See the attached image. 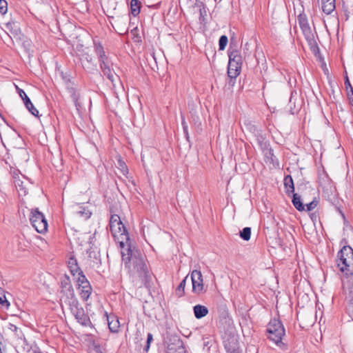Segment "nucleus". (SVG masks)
Masks as SVG:
<instances>
[{"label":"nucleus","instance_id":"72a5a7b5","mask_svg":"<svg viewBox=\"0 0 353 353\" xmlns=\"http://www.w3.org/2000/svg\"><path fill=\"white\" fill-rule=\"evenodd\" d=\"M191 114V123L194 125L198 132L201 131V121L200 117L195 112H190Z\"/></svg>","mask_w":353,"mask_h":353},{"label":"nucleus","instance_id":"cd10ccee","mask_svg":"<svg viewBox=\"0 0 353 353\" xmlns=\"http://www.w3.org/2000/svg\"><path fill=\"white\" fill-rule=\"evenodd\" d=\"M68 267L73 276H76V274L81 271V269L78 265L77 260L74 256L70 257L68 262Z\"/></svg>","mask_w":353,"mask_h":353},{"label":"nucleus","instance_id":"680f3d73","mask_svg":"<svg viewBox=\"0 0 353 353\" xmlns=\"http://www.w3.org/2000/svg\"><path fill=\"white\" fill-rule=\"evenodd\" d=\"M141 334H139V332H137V336H136V339H139V336H140Z\"/></svg>","mask_w":353,"mask_h":353},{"label":"nucleus","instance_id":"393cba45","mask_svg":"<svg viewBox=\"0 0 353 353\" xmlns=\"http://www.w3.org/2000/svg\"><path fill=\"white\" fill-rule=\"evenodd\" d=\"M16 189L19 197H23L28 195V188L23 184V181L20 179L14 181Z\"/></svg>","mask_w":353,"mask_h":353},{"label":"nucleus","instance_id":"58836bf2","mask_svg":"<svg viewBox=\"0 0 353 353\" xmlns=\"http://www.w3.org/2000/svg\"><path fill=\"white\" fill-rule=\"evenodd\" d=\"M117 168L123 175H126L128 173V169L125 163L121 159L117 161Z\"/></svg>","mask_w":353,"mask_h":353},{"label":"nucleus","instance_id":"412c9836","mask_svg":"<svg viewBox=\"0 0 353 353\" xmlns=\"http://www.w3.org/2000/svg\"><path fill=\"white\" fill-rule=\"evenodd\" d=\"M166 353H187L183 343L181 340L178 339L176 343H170L168 345Z\"/></svg>","mask_w":353,"mask_h":353},{"label":"nucleus","instance_id":"09e8293b","mask_svg":"<svg viewBox=\"0 0 353 353\" xmlns=\"http://www.w3.org/2000/svg\"><path fill=\"white\" fill-rule=\"evenodd\" d=\"M0 305L2 307H5L6 309H8L9 306L10 305V302L6 299L4 293L3 295H0Z\"/></svg>","mask_w":353,"mask_h":353},{"label":"nucleus","instance_id":"e2e57ef3","mask_svg":"<svg viewBox=\"0 0 353 353\" xmlns=\"http://www.w3.org/2000/svg\"><path fill=\"white\" fill-rule=\"evenodd\" d=\"M104 197H105V199H107V198H108V199H110V196H109V197H108V196L107 194H105V195H104Z\"/></svg>","mask_w":353,"mask_h":353},{"label":"nucleus","instance_id":"13d9d810","mask_svg":"<svg viewBox=\"0 0 353 353\" xmlns=\"http://www.w3.org/2000/svg\"><path fill=\"white\" fill-rule=\"evenodd\" d=\"M10 326H11L10 329H11L12 330H13V331H16V330H17V326H15V325H12V324H10Z\"/></svg>","mask_w":353,"mask_h":353},{"label":"nucleus","instance_id":"473e14b6","mask_svg":"<svg viewBox=\"0 0 353 353\" xmlns=\"http://www.w3.org/2000/svg\"><path fill=\"white\" fill-rule=\"evenodd\" d=\"M141 3L139 0H131L130 1V13L137 17L141 10Z\"/></svg>","mask_w":353,"mask_h":353},{"label":"nucleus","instance_id":"aec40b11","mask_svg":"<svg viewBox=\"0 0 353 353\" xmlns=\"http://www.w3.org/2000/svg\"><path fill=\"white\" fill-rule=\"evenodd\" d=\"M166 353H187L183 343L181 340L178 339L176 343H170L168 345Z\"/></svg>","mask_w":353,"mask_h":353},{"label":"nucleus","instance_id":"ddd939ff","mask_svg":"<svg viewBox=\"0 0 353 353\" xmlns=\"http://www.w3.org/2000/svg\"><path fill=\"white\" fill-rule=\"evenodd\" d=\"M191 281L192 283V292L200 295L205 292L206 290L204 289L203 276L199 270H193L191 273Z\"/></svg>","mask_w":353,"mask_h":353},{"label":"nucleus","instance_id":"b1692460","mask_svg":"<svg viewBox=\"0 0 353 353\" xmlns=\"http://www.w3.org/2000/svg\"><path fill=\"white\" fill-rule=\"evenodd\" d=\"M6 28L11 34V35L9 34L10 39H12V35L14 37H17L19 36L20 33V28L19 27L17 22L9 21L6 23Z\"/></svg>","mask_w":353,"mask_h":353},{"label":"nucleus","instance_id":"f03ea898","mask_svg":"<svg viewBox=\"0 0 353 353\" xmlns=\"http://www.w3.org/2000/svg\"><path fill=\"white\" fill-rule=\"evenodd\" d=\"M219 328L222 334L223 343L227 353H241L239 336L232 324V319L223 318L220 320Z\"/></svg>","mask_w":353,"mask_h":353},{"label":"nucleus","instance_id":"a19ab883","mask_svg":"<svg viewBox=\"0 0 353 353\" xmlns=\"http://www.w3.org/2000/svg\"><path fill=\"white\" fill-rule=\"evenodd\" d=\"M228 41V39L227 36L222 35L220 37L219 40V50H223L225 48Z\"/></svg>","mask_w":353,"mask_h":353},{"label":"nucleus","instance_id":"423d86ee","mask_svg":"<svg viewBox=\"0 0 353 353\" xmlns=\"http://www.w3.org/2000/svg\"><path fill=\"white\" fill-rule=\"evenodd\" d=\"M110 230L114 237H121L122 241H120L121 248H124L123 240L127 241L130 240L128 232L124 224L121 220L119 214H113L111 215L109 223Z\"/></svg>","mask_w":353,"mask_h":353},{"label":"nucleus","instance_id":"69168bd1","mask_svg":"<svg viewBox=\"0 0 353 353\" xmlns=\"http://www.w3.org/2000/svg\"><path fill=\"white\" fill-rule=\"evenodd\" d=\"M90 257H92V252L90 253Z\"/></svg>","mask_w":353,"mask_h":353},{"label":"nucleus","instance_id":"5fc2aeb1","mask_svg":"<svg viewBox=\"0 0 353 353\" xmlns=\"http://www.w3.org/2000/svg\"><path fill=\"white\" fill-rule=\"evenodd\" d=\"M77 285L78 288L91 286L90 282L88 281V280L84 281V282H82V283H79V284H78Z\"/></svg>","mask_w":353,"mask_h":353},{"label":"nucleus","instance_id":"49530a36","mask_svg":"<svg viewBox=\"0 0 353 353\" xmlns=\"http://www.w3.org/2000/svg\"><path fill=\"white\" fill-rule=\"evenodd\" d=\"M181 125H182V127H183V132H184L185 137L186 139L188 141H189L190 136H189V133H188V124H187V123L185 121V117H183V116L181 117Z\"/></svg>","mask_w":353,"mask_h":353},{"label":"nucleus","instance_id":"6e6552de","mask_svg":"<svg viewBox=\"0 0 353 353\" xmlns=\"http://www.w3.org/2000/svg\"><path fill=\"white\" fill-rule=\"evenodd\" d=\"M30 221L35 230L41 234L48 230V222L43 214L38 208H32L30 214Z\"/></svg>","mask_w":353,"mask_h":353},{"label":"nucleus","instance_id":"9b49d317","mask_svg":"<svg viewBox=\"0 0 353 353\" xmlns=\"http://www.w3.org/2000/svg\"><path fill=\"white\" fill-rule=\"evenodd\" d=\"M61 293L62 299H65V302L68 304L70 301L77 299L75 297L74 290L71 283L70 278L67 274H64L60 280Z\"/></svg>","mask_w":353,"mask_h":353},{"label":"nucleus","instance_id":"bb28decb","mask_svg":"<svg viewBox=\"0 0 353 353\" xmlns=\"http://www.w3.org/2000/svg\"><path fill=\"white\" fill-rule=\"evenodd\" d=\"M193 312L196 319H200L205 316L209 311L207 307L198 304L193 307Z\"/></svg>","mask_w":353,"mask_h":353},{"label":"nucleus","instance_id":"2f4dec72","mask_svg":"<svg viewBox=\"0 0 353 353\" xmlns=\"http://www.w3.org/2000/svg\"><path fill=\"white\" fill-rule=\"evenodd\" d=\"M254 136L255 137L261 150L270 146V143L266 141L265 137L260 132V131H256V133Z\"/></svg>","mask_w":353,"mask_h":353},{"label":"nucleus","instance_id":"9d476101","mask_svg":"<svg viewBox=\"0 0 353 353\" xmlns=\"http://www.w3.org/2000/svg\"><path fill=\"white\" fill-rule=\"evenodd\" d=\"M68 305L71 312L79 323L84 326L91 324L90 317L85 313L83 308L79 307V303L77 299L70 301Z\"/></svg>","mask_w":353,"mask_h":353},{"label":"nucleus","instance_id":"dca6fc26","mask_svg":"<svg viewBox=\"0 0 353 353\" xmlns=\"http://www.w3.org/2000/svg\"><path fill=\"white\" fill-rule=\"evenodd\" d=\"M80 61L84 70L91 72L96 69V64L93 61L92 57L88 53H83L81 55Z\"/></svg>","mask_w":353,"mask_h":353},{"label":"nucleus","instance_id":"a878e982","mask_svg":"<svg viewBox=\"0 0 353 353\" xmlns=\"http://www.w3.org/2000/svg\"><path fill=\"white\" fill-rule=\"evenodd\" d=\"M241 67L234 65L232 66L230 65V63L228 62V76L230 79V83L232 82V84L234 83V81H232L233 79H235L240 74L241 72Z\"/></svg>","mask_w":353,"mask_h":353},{"label":"nucleus","instance_id":"7ed1b4c3","mask_svg":"<svg viewBox=\"0 0 353 353\" xmlns=\"http://www.w3.org/2000/svg\"><path fill=\"white\" fill-rule=\"evenodd\" d=\"M336 265L340 272L345 276L353 274V249L344 245L337 254Z\"/></svg>","mask_w":353,"mask_h":353},{"label":"nucleus","instance_id":"c85d7f7f","mask_svg":"<svg viewBox=\"0 0 353 353\" xmlns=\"http://www.w3.org/2000/svg\"><path fill=\"white\" fill-rule=\"evenodd\" d=\"M345 87L347 90V96L350 105H353V88L350 83V79L347 74L346 71L345 72Z\"/></svg>","mask_w":353,"mask_h":353},{"label":"nucleus","instance_id":"4d7b16f0","mask_svg":"<svg viewBox=\"0 0 353 353\" xmlns=\"http://www.w3.org/2000/svg\"><path fill=\"white\" fill-rule=\"evenodd\" d=\"M12 174L14 180L20 179L18 174V170H14Z\"/></svg>","mask_w":353,"mask_h":353},{"label":"nucleus","instance_id":"f704fd0d","mask_svg":"<svg viewBox=\"0 0 353 353\" xmlns=\"http://www.w3.org/2000/svg\"><path fill=\"white\" fill-rule=\"evenodd\" d=\"M79 290V295L81 296V298L86 301H88V299H89L91 293H92V287L91 286H88V287H83V288H78Z\"/></svg>","mask_w":353,"mask_h":353},{"label":"nucleus","instance_id":"052dcab7","mask_svg":"<svg viewBox=\"0 0 353 353\" xmlns=\"http://www.w3.org/2000/svg\"><path fill=\"white\" fill-rule=\"evenodd\" d=\"M3 293H5L3 289L0 287V295H3Z\"/></svg>","mask_w":353,"mask_h":353},{"label":"nucleus","instance_id":"2eb2a0df","mask_svg":"<svg viewBox=\"0 0 353 353\" xmlns=\"http://www.w3.org/2000/svg\"><path fill=\"white\" fill-rule=\"evenodd\" d=\"M17 90L18 94H19L20 97L23 101L26 108L29 110V112L32 115H34L35 117H38L39 111L34 108V106L32 103L30 98L27 96L26 92L22 89L19 88L17 86Z\"/></svg>","mask_w":353,"mask_h":353},{"label":"nucleus","instance_id":"338daca9","mask_svg":"<svg viewBox=\"0 0 353 353\" xmlns=\"http://www.w3.org/2000/svg\"><path fill=\"white\" fill-rule=\"evenodd\" d=\"M0 353H3V352H2V350H0Z\"/></svg>","mask_w":353,"mask_h":353},{"label":"nucleus","instance_id":"a18cd8bd","mask_svg":"<svg viewBox=\"0 0 353 353\" xmlns=\"http://www.w3.org/2000/svg\"><path fill=\"white\" fill-rule=\"evenodd\" d=\"M74 277L76 280L77 285H78L82 282H84V281L88 280L82 270L79 272V273H77L76 274V276H74Z\"/></svg>","mask_w":353,"mask_h":353},{"label":"nucleus","instance_id":"8fccbe9b","mask_svg":"<svg viewBox=\"0 0 353 353\" xmlns=\"http://www.w3.org/2000/svg\"><path fill=\"white\" fill-rule=\"evenodd\" d=\"M152 340H153L152 334L151 333H148L147 335L146 344L143 349L145 352H147L149 350L150 346V343L152 341Z\"/></svg>","mask_w":353,"mask_h":353},{"label":"nucleus","instance_id":"4be33fe9","mask_svg":"<svg viewBox=\"0 0 353 353\" xmlns=\"http://www.w3.org/2000/svg\"><path fill=\"white\" fill-rule=\"evenodd\" d=\"M284 187L285 190V192L288 196H291L293 195L295 191V186L294 184L293 179L290 175H287L285 176L284 180Z\"/></svg>","mask_w":353,"mask_h":353},{"label":"nucleus","instance_id":"e433bc0d","mask_svg":"<svg viewBox=\"0 0 353 353\" xmlns=\"http://www.w3.org/2000/svg\"><path fill=\"white\" fill-rule=\"evenodd\" d=\"M121 208L120 202L119 201L114 200V202H112L109 207V211L111 215L113 214H118V213L121 210Z\"/></svg>","mask_w":353,"mask_h":353},{"label":"nucleus","instance_id":"c756f323","mask_svg":"<svg viewBox=\"0 0 353 353\" xmlns=\"http://www.w3.org/2000/svg\"><path fill=\"white\" fill-rule=\"evenodd\" d=\"M335 9V0H322V10L326 14H331Z\"/></svg>","mask_w":353,"mask_h":353},{"label":"nucleus","instance_id":"603ef678","mask_svg":"<svg viewBox=\"0 0 353 353\" xmlns=\"http://www.w3.org/2000/svg\"><path fill=\"white\" fill-rule=\"evenodd\" d=\"M139 31L137 27L134 28L132 30H131V34L134 35L133 39L136 42H139L141 41V37L139 36L137 32Z\"/></svg>","mask_w":353,"mask_h":353},{"label":"nucleus","instance_id":"4468645a","mask_svg":"<svg viewBox=\"0 0 353 353\" xmlns=\"http://www.w3.org/2000/svg\"><path fill=\"white\" fill-rule=\"evenodd\" d=\"M322 191V196L324 199H329L334 192L335 188L332 182L326 177L320 181L319 192Z\"/></svg>","mask_w":353,"mask_h":353},{"label":"nucleus","instance_id":"1a4fd4ad","mask_svg":"<svg viewBox=\"0 0 353 353\" xmlns=\"http://www.w3.org/2000/svg\"><path fill=\"white\" fill-rule=\"evenodd\" d=\"M315 192V189L312 188L309 182L299 181L296 183V189L292 195V199H303V197L310 196H313L312 199H316Z\"/></svg>","mask_w":353,"mask_h":353},{"label":"nucleus","instance_id":"3c124183","mask_svg":"<svg viewBox=\"0 0 353 353\" xmlns=\"http://www.w3.org/2000/svg\"><path fill=\"white\" fill-rule=\"evenodd\" d=\"M292 100H293V92H292L291 97L290 98V105H292ZM290 112L292 114H294L295 113H296L298 112V108H296V105H295L294 102V108H292V105H290Z\"/></svg>","mask_w":353,"mask_h":353},{"label":"nucleus","instance_id":"39448f33","mask_svg":"<svg viewBox=\"0 0 353 353\" xmlns=\"http://www.w3.org/2000/svg\"><path fill=\"white\" fill-rule=\"evenodd\" d=\"M94 51L98 57L100 68L103 74L113 83L119 77L110 69L111 63L100 43L94 42Z\"/></svg>","mask_w":353,"mask_h":353},{"label":"nucleus","instance_id":"f257e3e1","mask_svg":"<svg viewBox=\"0 0 353 353\" xmlns=\"http://www.w3.org/2000/svg\"><path fill=\"white\" fill-rule=\"evenodd\" d=\"M122 261L132 276L137 275L148 286L151 280L150 272L146 264V256L139 250L129 247L126 252H121Z\"/></svg>","mask_w":353,"mask_h":353},{"label":"nucleus","instance_id":"37998d69","mask_svg":"<svg viewBox=\"0 0 353 353\" xmlns=\"http://www.w3.org/2000/svg\"><path fill=\"white\" fill-rule=\"evenodd\" d=\"M292 202L294 208L299 212L305 210V204L302 202V200H292Z\"/></svg>","mask_w":353,"mask_h":353},{"label":"nucleus","instance_id":"864d4df0","mask_svg":"<svg viewBox=\"0 0 353 353\" xmlns=\"http://www.w3.org/2000/svg\"><path fill=\"white\" fill-rule=\"evenodd\" d=\"M246 126L248 129L250 130L254 134V135L256 133V131H259L254 125H252L250 123L246 124Z\"/></svg>","mask_w":353,"mask_h":353},{"label":"nucleus","instance_id":"f3484780","mask_svg":"<svg viewBox=\"0 0 353 353\" xmlns=\"http://www.w3.org/2000/svg\"><path fill=\"white\" fill-rule=\"evenodd\" d=\"M262 152L263 153L264 161L266 164L272 165L273 168H275L276 165H279L278 159L274 154L273 150L270 146L267 147L263 150Z\"/></svg>","mask_w":353,"mask_h":353},{"label":"nucleus","instance_id":"6e6d98bb","mask_svg":"<svg viewBox=\"0 0 353 353\" xmlns=\"http://www.w3.org/2000/svg\"><path fill=\"white\" fill-rule=\"evenodd\" d=\"M310 216L311 219H312L314 222H315V221L317 220V219H318V216H318V214H316V212H312V213H310Z\"/></svg>","mask_w":353,"mask_h":353},{"label":"nucleus","instance_id":"c03bdc74","mask_svg":"<svg viewBox=\"0 0 353 353\" xmlns=\"http://www.w3.org/2000/svg\"><path fill=\"white\" fill-rule=\"evenodd\" d=\"M269 203V200H259L258 203L256 204L257 207L264 212H268V208L267 207V203Z\"/></svg>","mask_w":353,"mask_h":353},{"label":"nucleus","instance_id":"79ce46f5","mask_svg":"<svg viewBox=\"0 0 353 353\" xmlns=\"http://www.w3.org/2000/svg\"><path fill=\"white\" fill-rule=\"evenodd\" d=\"M197 6L199 7V13H200L199 19L201 21H203L205 19V17L207 14L205 6L202 2L197 3Z\"/></svg>","mask_w":353,"mask_h":353},{"label":"nucleus","instance_id":"20e7f679","mask_svg":"<svg viewBox=\"0 0 353 353\" xmlns=\"http://www.w3.org/2000/svg\"><path fill=\"white\" fill-rule=\"evenodd\" d=\"M268 338L283 350L287 349V345L282 340L285 335V330L282 322L278 319L270 320L267 326Z\"/></svg>","mask_w":353,"mask_h":353},{"label":"nucleus","instance_id":"7c9ffc66","mask_svg":"<svg viewBox=\"0 0 353 353\" xmlns=\"http://www.w3.org/2000/svg\"><path fill=\"white\" fill-rule=\"evenodd\" d=\"M105 315L107 316V321L110 330L112 332H117L119 327V320L115 316L110 317L107 315V314H105Z\"/></svg>","mask_w":353,"mask_h":353},{"label":"nucleus","instance_id":"f8f14e48","mask_svg":"<svg viewBox=\"0 0 353 353\" xmlns=\"http://www.w3.org/2000/svg\"><path fill=\"white\" fill-rule=\"evenodd\" d=\"M92 204L90 202V201H88L81 203H75L72 206V210L73 213L79 215L85 219H88L90 218L92 214Z\"/></svg>","mask_w":353,"mask_h":353},{"label":"nucleus","instance_id":"de8ad7c7","mask_svg":"<svg viewBox=\"0 0 353 353\" xmlns=\"http://www.w3.org/2000/svg\"><path fill=\"white\" fill-rule=\"evenodd\" d=\"M8 11V3L6 0H0V14H5Z\"/></svg>","mask_w":353,"mask_h":353},{"label":"nucleus","instance_id":"6ab92c4d","mask_svg":"<svg viewBox=\"0 0 353 353\" xmlns=\"http://www.w3.org/2000/svg\"><path fill=\"white\" fill-rule=\"evenodd\" d=\"M229 63L230 65L242 66L243 59L241 53L237 50H228Z\"/></svg>","mask_w":353,"mask_h":353},{"label":"nucleus","instance_id":"bf43d9fd","mask_svg":"<svg viewBox=\"0 0 353 353\" xmlns=\"http://www.w3.org/2000/svg\"><path fill=\"white\" fill-rule=\"evenodd\" d=\"M337 210L339 212V213L341 214L343 218L345 219V214H343V212L339 208H337Z\"/></svg>","mask_w":353,"mask_h":353},{"label":"nucleus","instance_id":"4c0bfd02","mask_svg":"<svg viewBox=\"0 0 353 353\" xmlns=\"http://www.w3.org/2000/svg\"><path fill=\"white\" fill-rule=\"evenodd\" d=\"M239 234L241 239L245 241H248L250 240L251 236V228L249 227H245L239 232Z\"/></svg>","mask_w":353,"mask_h":353},{"label":"nucleus","instance_id":"ea45409f","mask_svg":"<svg viewBox=\"0 0 353 353\" xmlns=\"http://www.w3.org/2000/svg\"><path fill=\"white\" fill-rule=\"evenodd\" d=\"M319 200H312L310 203L305 204V210L306 212H311L314 210L319 205Z\"/></svg>","mask_w":353,"mask_h":353},{"label":"nucleus","instance_id":"a211bd4d","mask_svg":"<svg viewBox=\"0 0 353 353\" xmlns=\"http://www.w3.org/2000/svg\"><path fill=\"white\" fill-rule=\"evenodd\" d=\"M130 20V17H119L115 20L116 25V31L119 34H124L128 32V28L127 27V23Z\"/></svg>","mask_w":353,"mask_h":353},{"label":"nucleus","instance_id":"c9c22d12","mask_svg":"<svg viewBox=\"0 0 353 353\" xmlns=\"http://www.w3.org/2000/svg\"><path fill=\"white\" fill-rule=\"evenodd\" d=\"M188 277V276H186L181 281V282L179 283V285H178V287L176 289L175 292H176V295L178 297H182L185 294V283H186Z\"/></svg>","mask_w":353,"mask_h":353},{"label":"nucleus","instance_id":"0e129e2a","mask_svg":"<svg viewBox=\"0 0 353 353\" xmlns=\"http://www.w3.org/2000/svg\"><path fill=\"white\" fill-rule=\"evenodd\" d=\"M152 59H154V61L156 62V58H155V57H154V54H152Z\"/></svg>","mask_w":353,"mask_h":353},{"label":"nucleus","instance_id":"0eeeda50","mask_svg":"<svg viewBox=\"0 0 353 353\" xmlns=\"http://www.w3.org/2000/svg\"><path fill=\"white\" fill-rule=\"evenodd\" d=\"M298 22L311 50L314 53L319 52V48L315 40L314 34L309 25L307 17L304 12L301 13L298 16Z\"/></svg>","mask_w":353,"mask_h":353},{"label":"nucleus","instance_id":"5701e85b","mask_svg":"<svg viewBox=\"0 0 353 353\" xmlns=\"http://www.w3.org/2000/svg\"><path fill=\"white\" fill-rule=\"evenodd\" d=\"M343 290L345 294V299L350 301L353 302V283L350 280H347L343 283Z\"/></svg>","mask_w":353,"mask_h":353}]
</instances>
